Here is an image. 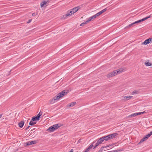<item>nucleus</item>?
Wrapping results in <instances>:
<instances>
[{
    "mask_svg": "<svg viewBox=\"0 0 152 152\" xmlns=\"http://www.w3.org/2000/svg\"><path fill=\"white\" fill-rule=\"evenodd\" d=\"M66 90H64L58 94L56 96H55L52 99L49 100V103L51 104H53L55 102L56 100H58L60 98H61L67 93L66 92Z\"/></svg>",
    "mask_w": 152,
    "mask_h": 152,
    "instance_id": "1",
    "label": "nucleus"
},
{
    "mask_svg": "<svg viewBox=\"0 0 152 152\" xmlns=\"http://www.w3.org/2000/svg\"><path fill=\"white\" fill-rule=\"evenodd\" d=\"M78 10H74V11H68L67 13L65 15H63V17L64 18H67L66 17L69 16L73 14L76 12Z\"/></svg>",
    "mask_w": 152,
    "mask_h": 152,
    "instance_id": "2",
    "label": "nucleus"
},
{
    "mask_svg": "<svg viewBox=\"0 0 152 152\" xmlns=\"http://www.w3.org/2000/svg\"><path fill=\"white\" fill-rule=\"evenodd\" d=\"M132 97V96H123L121 97V100L123 102H125L131 99Z\"/></svg>",
    "mask_w": 152,
    "mask_h": 152,
    "instance_id": "3",
    "label": "nucleus"
},
{
    "mask_svg": "<svg viewBox=\"0 0 152 152\" xmlns=\"http://www.w3.org/2000/svg\"><path fill=\"white\" fill-rule=\"evenodd\" d=\"M116 75V70H115L113 72L107 74V76L108 78H110Z\"/></svg>",
    "mask_w": 152,
    "mask_h": 152,
    "instance_id": "4",
    "label": "nucleus"
},
{
    "mask_svg": "<svg viewBox=\"0 0 152 152\" xmlns=\"http://www.w3.org/2000/svg\"><path fill=\"white\" fill-rule=\"evenodd\" d=\"M49 2V1H44L43 2H41L40 4L41 7H45L47 6L48 5Z\"/></svg>",
    "mask_w": 152,
    "mask_h": 152,
    "instance_id": "5",
    "label": "nucleus"
},
{
    "mask_svg": "<svg viewBox=\"0 0 152 152\" xmlns=\"http://www.w3.org/2000/svg\"><path fill=\"white\" fill-rule=\"evenodd\" d=\"M152 40V39L151 38L147 39L142 43V44L144 45H147L150 43Z\"/></svg>",
    "mask_w": 152,
    "mask_h": 152,
    "instance_id": "6",
    "label": "nucleus"
},
{
    "mask_svg": "<svg viewBox=\"0 0 152 152\" xmlns=\"http://www.w3.org/2000/svg\"><path fill=\"white\" fill-rule=\"evenodd\" d=\"M118 135L117 133H115L111 134H109L111 139H113L115 137Z\"/></svg>",
    "mask_w": 152,
    "mask_h": 152,
    "instance_id": "7",
    "label": "nucleus"
},
{
    "mask_svg": "<svg viewBox=\"0 0 152 152\" xmlns=\"http://www.w3.org/2000/svg\"><path fill=\"white\" fill-rule=\"evenodd\" d=\"M76 104V102H72L71 103H70L68 104L67 105L66 107H67V108H68L70 107H73Z\"/></svg>",
    "mask_w": 152,
    "mask_h": 152,
    "instance_id": "8",
    "label": "nucleus"
},
{
    "mask_svg": "<svg viewBox=\"0 0 152 152\" xmlns=\"http://www.w3.org/2000/svg\"><path fill=\"white\" fill-rule=\"evenodd\" d=\"M151 17V15H149V16H148V17H147L144 18L140 20H138L139 21V23H140L141 22H142V21H143L147 19L148 18H150Z\"/></svg>",
    "mask_w": 152,
    "mask_h": 152,
    "instance_id": "9",
    "label": "nucleus"
},
{
    "mask_svg": "<svg viewBox=\"0 0 152 152\" xmlns=\"http://www.w3.org/2000/svg\"><path fill=\"white\" fill-rule=\"evenodd\" d=\"M96 16L95 15L90 17L87 20L89 22V21H91L92 20L96 18Z\"/></svg>",
    "mask_w": 152,
    "mask_h": 152,
    "instance_id": "10",
    "label": "nucleus"
},
{
    "mask_svg": "<svg viewBox=\"0 0 152 152\" xmlns=\"http://www.w3.org/2000/svg\"><path fill=\"white\" fill-rule=\"evenodd\" d=\"M48 130L50 132H52L54 131L55 130V128L53 127V126H52L50 127L48 129Z\"/></svg>",
    "mask_w": 152,
    "mask_h": 152,
    "instance_id": "11",
    "label": "nucleus"
},
{
    "mask_svg": "<svg viewBox=\"0 0 152 152\" xmlns=\"http://www.w3.org/2000/svg\"><path fill=\"white\" fill-rule=\"evenodd\" d=\"M24 124V122L23 121H21L20 122H19L18 124L20 128H22Z\"/></svg>",
    "mask_w": 152,
    "mask_h": 152,
    "instance_id": "12",
    "label": "nucleus"
},
{
    "mask_svg": "<svg viewBox=\"0 0 152 152\" xmlns=\"http://www.w3.org/2000/svg\"><path fill=\"white\" fill-rule=\"evenodd\" d=\"M139 23V20H137V21H136L130 24L128 26H127L126 27L127 28H129L132 26L134 24H135L137 23Z\"/></svg>",
    "mask_w": 152,
    "mask_h": 152,
    "instance_id": "13",
    "label": "nucleus"
},
{
    "mask_svg": "<svg viewBox=\"0 0 152 152\" xmlns=\"http://www.w3.org/2000/svg\"><path fill=\"white\" fill-rule=\"evenodd\" d=\"M138 115V113H134L132 114L131 115H130L128 116L127 118H129L132 117H134Z\"/></svg>",
    "mask_w": 152,
    "mask_h": 152,
    "instance_id": "14",
    "label": "nucleus"
},
{
    "mask_svg": "<svg viewBox=\"0 0 152 152\" xmlns=\"http://www.w3.org/2000/svg\"><path fill=\"white\" fill-rule=\"evenodd\" d=\"M124 71V69L122 68H120L118 69L116 71V74L117 75L123 72Z\"/></svg>",
    "mask_w": 152,
    "mask_h": 152,
    "instance_id": "15",
    "label": "nucleus"
},
{
    "mask_svg": "<svg viewBox=\"0 0 152 152\" xmlns=\"http://www.w3.org/2000/svg\"><path fill=\"white\" fill-rule=\"evenodd\" d=\"M106 10H102L101 11L96 14L95 15L96 17L99 16L100 15L104 12Z\"/></svg>",
    "mask_w": 152,
    "mask_h": 152,
    "instance_id": "16",
    "label": "nucleus"
},
{
    "mask_svg": "<svg viewBox=\"0 0 152 152\" xmlns=\"http://www.w3.org/2000/svg\"><path fill=\"white\" fill-rule=\"evenodd\" d=\"M104 138L105 139V140L106 141H108L109 140H111L109 134L107 136H104Z\"/></svg>",
    "mask_w": 152,
    "mask_h": 152,
    "instance_id": "17",
    "label": "nucleus"
},
{
    "mask_svg": "<svg viewBox=\"0 0 152 152\" xmlns=\"http://www.w3.org/2000/svg\"><path fill=\"white\" fill-rule=\"evenodd\" d=\"M96 141H93L91 144V145L88 146V148L89 149H90V150L94 146V144L95 142Z\"/></svg>",
    "mask_w": 152,
    "mask_h": 152,
    "instance_id": "18",
    "label": "nucleus"
},
{
    "mask_svg": "<svg viewBox=\"0 0 152 152\" xmlns=\"http://www.w3.org/2000/svg\"><path fill=\"white\" fill-rule=\"evenodd\" d=\"M39 119L36 116L35 117H32L31 119V121H39Z\"/></svg>",
    "mask_w": 152,
    "mask_h": 152,
    "instance_id": "19",
    "label": "nucleus"
},
{
    "mask_svg": "<svg viewBox=\"0 0 152 152\" xmlns=\"http://www.w3.org/2000/svg\"><path fill=\"white\" fill-rule=\"evenodd\" d=\"M145 64L147 66H151L152 65V64L151 63H149L147 61L145 62Z\"/></svg>",
    "mask_w": 152,
    "mask_h": 152,
    "instance_id": "20",
    "label": "nucleus"
},
{
    "mask_svg": "<svg viewBox=\"0 0 152 152\" xmlns=\"http://www.w3.org/2000/svg\"><path fill=\"white\" fill-rule=\"evenodd\" d=\"M53 127L55 128V130L56 129L60 127V126H58V124L53 125Z\"/></svg>",
    "mask_w": 152,
    "mask_h": 152,
    "instance_id": "21",
    "label": "nucleus"
},
{
    "mask_svg": "<svg viewBox=\"0 0 152 152\" xmlns=\"http://www.w3.org/2000/svg\"><path fill=\"white\" fill-rule=\"evenodd\" d=\"M37 140H34L31 141H29L30 142V145H32V144H35L37 142Z\"/></svg>",
    "mask_w": 152,
    "mask_h": 152,
    "instance_id": "22",
    "label": "nucleus"
},
{
    "mask_svg": "<svg viewBox=\"0 0 152 152\" xmlns=\"http://www.w3.org/2000/svg\"><path fill=\"white\" fill-rule=\"evenodd\" d=\"M89 22L88 21V20H86V21H84V22L82 23H81L80 26H84L85 24H87Z\"/></svg>",
    "mask_w": 152,
    "mask_h": 152,
    "instance_id": "23",
    "label": "nucleus"
},
{
    "mask_svg": "<svg viewBox=\"0 0 152 152\" xmlns=\"http://www.w3.org/2000/svg\"><path fill=\"white\" fill-rule=\"evenodd\" d=\"M32 121H31L29 122V125L31 126H33L36 124V122H34Z\"/></svg>",
    "mask_w": 152,
    "mask_h": 152,
    "instance_id": "24",
    "label": "nucleus"
},
{
    "mask_svg": "<svg viewBox=\"0 0 152 152\" xmlns=\"http://www.w3.org/2000/svg\"><path fill=\"white\" fill-rule=\"evenodd\" d=\"M139 93V92L137 91H134L132 92V94H138Z\"/></svg>",
    "mask_w": 152,
    "mask_h": 152,
    "instance_id": "25",
    "label": "nucleus"
},
{
    "mask_svg": "<svg viewBox=\"0 0 152 152\" xmlns=\"http://www.w3.org/2000/svg\"><path fill=\"white\" fill-rule=\"evenodd\" d=\"M105 139L104 138V136L102 137L99 139V140H100V141L102 142L104 141L105 140Z\"/></svg>",
    "mask_w": 152,
    "mask_h": 152,
    "instance_id": "26",
    "label": "nucleus"
},
{
    "mask_svg": "<svg viewBox=\"0 0 152 152\" xmlns=\"http://www.w3.org/2000/svg\"><path fill=\"white\" fill-rule=\"evenodd\" d=\"M81 8V7L77 6L76 7H74L71 10H80Z\"/></svg>",
    "mask_w": 152,
    "mask_h": 152,
    "instance_id": "27",
    "label": "nucleus"
},
{
    "mask_svg": "<svg viewBox=\"0 0 152 152\" xmlns=\"http://www.w3.org/2000/svg\"><path fill=\"white\" fill-rule=\"evenodd\" d=\"M42 112L41 113V112H40L37 115V116H36L37 117H38V118L39 119H40V116L41 115H42Z\"/></svg>",
    "mask_w": 152,
    "mask_h": 152,
    "instance_id": "28",
    "label": "nucleus"
},
{
    "mask_svg": "<svg viewBox=\"0 0 152 152\" xmlns=\"http://www.w3.org/2000/svg\"><path fill=\"white\" fill-rule=\"evenodd\" d=\"M146 140L147 139L145 138V137H144L140 140V143H142Z\"/></svg>",
    "mask_w": 152,
    "mask_h": 152,
    "instance_id": "29",
    "label": "nucleus"
},
{
    "mask_svg": "<svg viewBox=\"0 0 152 152\" xmlns=\"http://www.w3.org/2000/svg\"><path fill=\"white\" fill-rule=\"evenodd\" d=\"M150 136V135L148 134L145 135L144 137H145V138L147 140Z\"/></svg>",
    "mask_w": 152,
    "mask_h": 152,
    "instance_id": "30",
    "label": "nucleus"
},
{
    "mask_svg": "<svg viewBox=\"0 0 152 152\" xmlns=\"http://www.w3.org/2000/svg\"><path fill=\"white\" fill-rule=\"evenodd\" d=\"M146 113V112L145 111L142 112L138 113V115H141V114L145 113Z\"/></svg>",
    "mask_w": 152,
    "mask_h": 152,
    "instance_id": "31",
    "label": "nucleus"
},
{
    "mask_svg": "<svg viewBox=\"0 0 152 152\" xmlns=\"http://www.w3.org/2000/svg\"><path fill=\"white\" fill-rule=\"evenodd\" d=\"M30 143L29 141L25 143L26 145H30Z\"/></svg>",
    "mask_w": 152,
    "mask_h": 152,
    "instance_id": "32",
    "label": "nucleus"
},
{
    "mask_svg": "<svg viewBox=\"0 0 152 152\" xmlns=\"http://www.w3.org/2000/svg\"><path fill=\"white\" fill-rule=\"evenodd\" d=\"M31 20H32V19H29L28 20V21H27V23H30L31 21Z\"/></svg>",
    "mask_w": 152,
    "mask_h": 152,
    "instance_id": "33",
    "label": "nucleus"
},
{
    "mask_svg": "<svg viewBox=\"0 0 152 152\" xmlns=\"http://www.w3.org/2000/svg\"><path fill=\"white\" fill-rule=\"evenodd\" d=\"M90 150V149H89L88 148H87L86 149V150H85V151L86 152H88V151H89V150Z\"/></svg>",
    "mask_w": 152,
    "mask_h": 152,
    "instance_id": "34",
    "label": "nucleus"
},
{
    "mask_svg": "<svg viewBox=\"0 0 152 152\" xmlns=\"http://www.w3.org/2000/svg\"><path fill=\"white\" fill-rule=\"evenodd\" d=\"M99 144H100L99 143V142L98 141H97L95 145L97 146Z\"/></svg>",
    "mask_w": 152,
    "mask_h": 152,
    "instance_id": "35",
    "label": "nucleus"
},
{
    "mask_svg": "<svg viewBox=\"0 0 152 152\" xmlns=\"http://www.w3.org/2000/svg\"><path fill=\"white\" fill-rule=\"evenodd\" d=\"M112 145H107L106 147H110L111 146H112Z\"/></svg>",
    "mask_w": 152,
    "mask_h": 152,
    "instance_id": "36",
    "label": "nucleus"
},
{
    "mask_svg": "<svg viewBox=\"0 0 152 152\" xmlns=\"http://www.w3.org/2000/svg\"><path fill=\"white\" fill-rule=\"evenodd\" d=\"M97 141L99 142V143L100 144H101V143H102V142L101 141H100V140H99V139Z\"/></svg>",
    "mask_w": 152,
    "mask_h": 152,
    "instance_id": "37",
    "label": "nucleus"
},
{
    "mask_svg": "<svg viewBox=\"0 0 152 152\" xmlns=\"http://www.w3.org/2000/svg\"><path fill=\"white\" fill-rule=\"evenodd\" d=\"M37 15V14L35 13H34L32 14V16H35Z\"/></svg>",
    "mask_w": 152,
    "mask_h": 152,
    "instance_id": "38",
    "label": "nucleus"
},
{
    "mask_svg": "<svg viewBox=\"0 0 152 152\" xmlns=\"http://www.w3.org/2000/svg\"><path fill=\"white\" fill-rule=\"evenodd\" d=\"M104 148H106V146H102L101 148V149H102V150L103 151V149Z\"/></svg>",
    "mask_w": 152,
    "mask_h": 152,
    "instance_id": "39",
    "label": "nucleus"
},
{
    "mask_svg": "<svg viewBox=\"0 0 152 152\" xmlns=\"http://www.w3.org/2000/svg\"><path fill=\"white\" fill-rule=\"evenodd\" d=\"M148 134L150 135V136H151V135H152V131L151 132Z\"/></svg>",
    "mask_w": 152,
    "mask_h": 152,
    "instance_id": "40",
    "label": "nucleus"
},
{
    "mask_svg": "<svg viewBox=\"0 0 152 152\" xmlns=\"http://www.w3.org/2000/svg\"><path fill=\"white\" fill-rule=\"evenodd\" d=\"M110 152H118V151L117 150H114L113 151H110Z\"/></svg>",
    "mask_w": 152,
    "mask_h": 152,
    "instance_id": "41",
    "label": "nucleus"
},
{
    "mask_svg": "<svg viewBox=\"0 0 152 152\" xmlns=\"http://www.w3.org/2000/svg\"><path fill=\"white\" fill-rule=\"evenodd\" d=\"M97 146H96V145L94 146L93 149H94L97 147Z\"/></svg>",
    "mask_w": 152,
    "mask_h": 152,
    "instance_id": "42",
    "label": "nucleus"
},
{
    "mask_svg": "<svg viewBox=\"0 0 152 152\" xmlns=\"http://www.w3.org/2000/svg\"><path fill=\"white\" fill-rule=\"evenodd\" d=\"M102 149H101L98 151L99 152H102Z\"/></svg>",
    "mask_w": 152,
    "mask_h": 152,
    "instance_id": "43",
    "label": "nucleus"
},
{
    "mask_svg": "<svg viewBox=\"0 0 152 152\" xmlns=\"http://www.w3.org/2000/svg\"><path fill=\"white\" fill-rule=\"evenodd\" d=\"M30 127V126H28L26 129V130H27V129H29V128Z\"/></svg>",
    "mask_w": 152,
    "mask_h": 152,
    "instance_id": "44",
    "label": "nucleus"
},
{
    "mask_svg": "<svg viewBox=\"0 0 152 152\" xmlns=\"http://www.w3.org/2000/svg\"><path fill=\"white\" fill-rule=\"evenodd\" d=\"M73 149H72L69 152H73Z\"/></svg>",
    "mask_w": 152,
    "mask_h": 152,
    "instance_id": "45",
    "label": "nucleus"
},
{
    "mask_svg": "<svg viewBox=\"0 0 152 152\" xmlns=\"http://www.w3.org/2000/svg\"><path fill=\"white\" fill-rule=\"evenodd\" d=\"M2 116V114L0 115V118H1Z\"/></svg>",
    "mask_w": 152,
    "mask_h": 152,
    "instance_id": "46",
    "label": "nucleus"
},
{
    "mask_svg": "<svg viewBox=\"0 0 152 152\" xmlns=\"http://www.w3.org/2000/svg\"><path fill=\"white\" fill-rule=\"evenodd\" d=\"M2 116V114L0 115V118H1Z\"/></svg>",
    "mask_w": 152,
    "mask_h": 152,
    "instance_id": "47",
    "label": "nucleus"
},
{
    "mask_svg": "<svg viewBox=\"0 0 152 152\" xmlns=\"http://www.w3.org/2000/svg\"><path fill=\"white\" fill-rule=\"evenodd\" d=\"M104 10H107V8H106L104 9Z\"/></svg>",
    "mask_w": 152,
    "mask_h": 152,
    "instance_id": "48",
    "label": "nucleus"
},
{
    "mask_svg": "<svg viewBox=\"0 0 152 152\" xmlns=\"http://www.w3.org/2000/svg\"><path fill=\"white\" fill-rule=\"evenodd\" d=\"M11 70H10L9 72H11Z\"/></svg>",
    "mask_w": 152,
    "mask_h": 152,
    "instance_id": "49",
    "label": "nucleus"
},
{
    "mask_svg": "<svg viewBox=\"0 0 152 152\" xmlns=\"http://www.w3.org/2000/svg\"><path fill=\"white\" fill-rule=\"evenodd\" d=\"M83 152H86V151H83Z\"/></svg>",
    "mask_w": 152,
    "mask_h": 152,
    "instance_id": "50",
    "label": "nucleus"
},
{
    "mask_svg": "<svg viewBox=\"0 0 152 152\" xmlns=\"http://www.w3.org/2000/svg\"><path fill=\"white\" fill-rule=\"evenodd\" d=\"M82 6V5H81L80 6H81V7Z\"/></svg>",
    "mask_w": 152,
    "mask_h": 152,
    "instance_id": "51",
    "label": "nucleus"
}]
</instances>
